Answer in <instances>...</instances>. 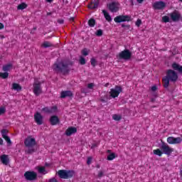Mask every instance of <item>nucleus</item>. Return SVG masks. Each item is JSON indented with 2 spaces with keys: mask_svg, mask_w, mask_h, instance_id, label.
I'll return each mask as SVG.
<instances>
[{
  "mask_svg": "<svg viewBox=\"0 0 182 182\" xmlns=\"http://www.w3.org/2000/svg\"><path fill=\"white\" fill-rule=\"evenodd\" d=\"M53 69L55 72L62 73L63 75L69 73V65L68 63H65L63 61L54 63Z\"/></svg>",
  "mask_w": 182,
  "mask_h": 182,
  "instance_id": "nucleus-1",
  "label": "nucleus"
},
{
  "mask_svg": "<svg viewBox=\"0 0 182 182\" xmlns=\"http://www.w3.org/2000/svg\"><path fill=\"white\" fill-rule=\"evenodd\" d=\"M24 144L26 147H28L27 154H32V153L35 152V149H33L34 146H36V139L35 138L31 136L27 137L24 140Z\"/></svg>",
  "mask_w": 182,
  "mask_h": 182,
  "instance_id": "nucleus-2",
  "label": "nucleus"
},
{
  "mask_svg": "<svg viewBox=\"0 0 182 182\" xmlns=\"http://www.w3.org/2000/svg\"><path fill=\"white\" fill-rule=\"evenodd\" d=\"M76 172L73 170H65L61 169L58 171V176L63 180H68V178H73L75 177Z\"/></svg>",
  "mask_w": 182,
  "mask_h": 182,
  "instance_id": "nucleus-3",
  "label": "nucleus"
},
{
  "mask_svg": "<svg viewBox=\"0 0 182 182\" xmlns=\"http://www.w3.org/2000/svg\"><path fill=\"white\" fill-rule=\"evenodd\" d=\"M117 58L119 60H129L132 59V51L129 49H124L117 55Z\"/></svg>",
  "mask_w": 182,
  "mask_h": 182,
  "instance_id": "nucleus-4",
  "label": "nucleus"
},
{
  "mask_svg": "<svg viewBox=\"0 0 182 182\" xmlns=\"http://www.w3.org/2000/svg\"><path fill=\"white\" fill-rule=\"evenodd\" d=\"M24 178L27 181H36L38 180V173L33 171H27L24 173Z\"/></svg>",
  "mask_w": 182,
  "mask_h": 182,
  "instance_id": "nucleus-5",
  "label": "nucleus"
},
{
  "mask_svg": "<svg viewBox=\"0 0 182 182\" xmlns=\"http://www.w3.org/2000/svg\"><path fill=\"white\" fill-rule=\"evenodd\" d=\"M165 77L170 80L171 82H177V80L178 79V75H177V73H176L174 70L171 69L166 70V75Z\"/></svg>",
  "mask_w": 182,
  "mask_h": 182,
  "instance_id": "nucleus-6",
  "label": "nucleus"
},
{
  "mask_svg": "<svg viewBox=\"0 0 182 182\" xmlns=\"http://www.w3.org/2000/svg\"><path fill=\"white\" fill-rule=\"evenodd\" d=\"M116 23H122V22H130L132 16L129 15H119L114 18Z\"/></svg>",
  "mask_w": 182,
  "mask_h": 182,
  "instance_id": "nucleus-7",
  "label": "nucleus"
},
{
  "mask_svg": "<svg viewBox=\"0 0 182 182\" xmlns=\"http://www.w3.org/2000/svg\"><path fill=\"white\" fill-rule=\"evenodd\" d=\"M123 92V88H122L120 86L116 85L115 88H112L109 92V95L113 99H115V97H119V95L120 93Z\"/></svg>",
  "mask_w": 182,
  "mask_h": 182,
  "instance_id": "nucleus-8",
  "label": "nucleus"
},
{
  "mask_svg": "<svg viewBox=\"0 0 182 182\" xmlns=\"http://www.w3.org/2000/svg\"><path fill=\"white\" fill-rule=\"evenodd\" d=\"M161 150L164 154L166 156H170L173 151H174V149L170 147L167 144L163 142L161 146Z\"/></svg>",
  "mask_w": 182,
  "mask_h": 182,
  "instance_id": "nucleus-9",
  "label": "nucleus"
},
{
  "mask_svg": "<svg viewBox=\"0 0 182 182\" xmlns=\"http://www.w3.org/2000/svg\"><path fill=\"white\" fill-rule=\"evenodd\" d=\"M120 6V4L117 1H112L107 5V8L110 11V12H117L119 11V7Z\"/></svg>",
  "mask_w": 182,
  "mask_h": 182,
  "instance_id": "nucleus-10",
  "label": "nucleus"
},
{
  "mask_svg": "<svg viewBox=\"0 0 182 182\" xmlns=\"http://www.w3.org/2000/svg\"><path fill=\"white\" fill-rule=\"evenodd\" d=\"M2 138L6 141L8 146H12V141L11 138L8 136L9 131L6 129H3L1 131Z\"/></svg>",
  "mask_w": 182,
  "mask_h": 182,
  "instance_id": "nucleus-11",
  "label": "nucleus"
},
{
  "mask_svg": "<svg viewBox=\"0 0 182 182\" xmlns=\"http://www.w3.org/2000/svg\"><path fill=\"white\" fill-rule=\"evenodd\" d=\"M169 16L173 22H178L181 19V14L180 11L175 10L169 14Z\"/></svg>",
  "mask_w": 182,
  "mask_h": 182,
  "instance_id": "nucleus-12",
  "label": "nucleus"
},
{
  "mask_svg": "<svg viewBox=\"0 0 182 182\" xmlns=\"http://www.w3.org/2000/svg\"><path fill=\"white\" fill-rule=\"evenodd\" d=\"M41 82H36L33 83V92L36 96H39L42 93V88L41 87Z\"/></svg>",
  "mask_w": 182,
  "mask_h": 182,
  "instance_id": "nucleus-13",
  "label": "nucleus"
},
{
  "mask_svg": "<svg viewBox=\"0 0 182 182\" xmlns=\"http://www.w3.org/2000/svg\"><path fill=\"white\" fill-rule=\"evenodd\" d=\"M154 9L158 11H163L166 8V3L164 1H156L153 4Z\"/></svg>",
  "mask_w": 182,
  "mask_h": 182,
  "instance_id": "nucleus-14",
  "label": "nucleus"
},
{
  "mask_svg": "<svg viewBox=\"0 0 182 182\" xmlns=\"http://www.w3.org/2000/svg\"><path fill=\"white\" fill-rule=\"evenodd\" d=\"M181 141L182 139L180 137L174 138L173 136H169L167 138V142L168 144H180Z\"/></svg>",
  "mask_w": 182,
  "mask_h": 182,
  "instance_id": "nucleus-15",
  "label": "nucleus"
},
{
  "mask_svg": "<svg viewBox=\"0 0 182 182\" xmlns=\"http://www.w3.org/2000/svg\"><path fill=\"white\" fill-rule=\"evenodd\" d=\"M34 120L38 126H41L43 124V117L42 116V114H41L40 112H36V114H34Z\"/></svg>",
  "mask_w": 182,
  "mask_h": 182,
  "instance_id": "nucleus-16",
  "label": "nucleus"
},
{
  "mask_svg": "<svg viewBox=\"0 0 182 182\" xmlns=\"http://www.w3.org/2000/svg\"><path fill=\"white\" fill-rule=\"evenodd\" d=\"M57 111V106H53L51 107H46L42 109V112H44V113H48V114H50L52 113H56Z\"/></svg>",
  "mask_w": 182,
  "mask_h": 182,
  "instance_id": "nucleus-17",
  "label": "nucleus"
},
{
  "mask_svg": "<svg viewBox=\"0 0 182 182\" xmlns=\"http://www.w3.org/2000/svg\"><path fill=\"white\" fill-rule=\"evenodd\" d=\"M77 132V129L75 127H68L65 132V134L68 136H72V134H75V133Z\"/></svg>",
  "mask_w": 182,
  "mask_h": 182,
  "instance_id": "nucleus-18",
  "label": "nucleus"
},
{
  "mask_svg": "<svg viewBox=\"0 0 182 182\" xmlns=\"http://www.w3.org/2000/svg\"><path fill=\"white\" fill-rule=\"evenodd\" d=\"M73 92L70 90L62 91L60 93L61 99H65V97H73Z\"/></svg>",
  "mask_w": 182,
  "mask_h": 182,
  "instance_id": "nucleus-19",
  "label": "nucleus"
},
{
  "mask_svg": "<svg viewBox=\"0 0 182 182\" xmlns=\"http://www.w3.org/2000/svg\"><path fill=\"white\" fill-rule=\"evenodd\" d=\"M59 122V117L56 115L51 116L50 118V123L51 126H56V124H58Z\"/></svg>",
  "mask_w": 182,
  "mask_h": 182,
  "instance_id": "nucleus-20",
  "label": "nucleus"
},
{
  "mask_svg": "<svg viewBox=\"0 0 182 182\" xmlns=\"http://www.w3.org/2000/svg\"><path fill=\"white\" fill-rule=\"evenodd\" d=\"M1 161L4 166H8V164H9V156L6 154L1 155Z\"/></svg>",
  "mask_w": 182,
  "mask_h": 182,
  "instance_id": "nucleus-21",
  "label": "nucleus"
},
{
  "mask_svg": "<svg viewBox=\"0 0 182 182\" xmlns=\"http://www.w3.org/2000/svg\"><path fill=\"white\" fill-rule=\"evenodd\" d=\"M13 66L14 65L11 63L6 64V65H3L2 70H3V72H7L8 73H9V72H11V70H12Z\"/></svg>",
  "mask_w": 182,
  "mask_h": 182,
  "instance_id": "nucleus-22",
  "label": "nucleus"
},
{
  "mask_svg": "<svg viewBox=\"0 0 182 182\" xmlns=\"http://www.w3.org/2000/svg\"><path fill=\"white\" fill-rule=\"evenodd\" d=\"M172 68L173 70H177L179 73H182V65H178L177 63L172 64Z\"/></svg>",
  "mask_w": 182,
  "mask_h": 182,
  "instance_id": "nucleus-23",
  "label": "nucleus"
},
{
  "mask_svg": "<svg viewBox=\"0 0 182 182\" xmlns=\"http://www.w3.org/2000/svg\"><path fill=\"white\" fill-rule=\"evenodd\" d=\"M170 82L171 80H168L166 76L163 77L162 79V85L165 89H167L168 86H170Z\"/></svg>",
  "mask_w": 182,
  "mask_h": 182,
  "instance_id": "nucleus-24",
  "label": "nucleus"
},
{
  "mask_svg": "<svg viewBox=\"0 0 182 182\" xmlns=\"http://www.w3.org/2000/svg\"><path fill=\"white\" fill-rule=\"evenodd\" d=\"M11 89L13 90H16L17 92H21V90H22V86H21V85H19L18 83L14 82L12 84Z\"/></svg>",
  "mask_w": 182,
  "mask_h": 182,
  "instance_id": "nucleus-25",
  "label": "nucleus"
},
{
  "mask_svg": "<svg viewBox=\"0 0 182 182\" xmlns=\"http://www.w3.org/2000/svg\"><path fill=\"white\" fill-rule=\"evenodd\" d=\"M102 14L107 22H112V16H110V14L106 10H102Z\"/></svg>",
  "mask_w": 182,
  "mask_h": 182,
  "instance_id": "nucleus-26",
  "label": "nucleus"
},
{
  "mask_svg": "<svg viewBox=\"0 0 182 182\" xmlns=\"http://www.w3.org/2000/svg\"><path fill=\"white\" fill-rule=\"evenodd\" d=\"M99 6V3L96 1H92L88 4L89 9H96Z\"/></svg>",
  "mask_w": 182,
  "mask_h": 182,
  "instance_id": "nucleus-27",
  "label": "nucleus"
},
{
  "mask_svg": "<svg viewBox=\"0 0 182 182\" xmlns=\"http://www.w3.org/2000/svg\"><path fill=\"white\" fill-rule=\"evenodd\" d=\"M52 46H53V44L49 41H44L42 44H41V48H52Z\"/></svg>",
  "mask_w": 182,
  "mask_h": 182,
  "instance_id": "nucleus-28",
  "label": "nucleus"
},
{
  "mask_svg": "<svg viewBox=\"0 0 182 182\" xmlns=\"http://www.w3.org/2000/svg\"><path fill=\"white\" fill-rule=\"evenodd\" d=\"M28 8V4L26 3H21L17 6V9L20 11H23V9H26Z\"/></svg>",
  "mask_w": 182,
  "mask_h": 182,
  "instance_id": "nucleus-29",
  "label": "nucleus"
},
{
  "mask_svg": "<svg viewBox=\"0 0 182 182\" xmlns=\"http://www.w3.org/2000/svg\"><path fill=\"white\" fill-rule=\"evenodd\" d=\"M88 25L90 28H95V26L96 25V20H95V18H90L88 21Z\"/></svg>",
  "mask_w": 182,
  "mask_h": 182,
  "instance_id": "nucleus-30",
  "label": "nucleus"
},
{
  "mask_svg": "<svg viewBox=\"0 0 182 182\" xmlns=\"http://www.w3.org/2000/svg\"><path fill=\"white\" fill-rule=\"evenodd\" d=\"M153 153L154 154H155V156H159V157H161V156H163V151H161L160 149H154L153 151Z\"/></svg>",
  "mask_w": 182,
  "mask_h": 182,
  "instance_id": "nucleus-31",
  "label": "nucleus"
},
{
  "mask_svg": "<svg viewBox=\"0 0 182 182\" xmlns=\"http://www.w3.org/2000/svg\"><path fill=\"white\" fill-rule=\"evenodd\" d=\"M115 157H116V154L112 153L107 156V160H108L109 161H112V160H114Z\"/></svg>",
  "mask_w": 182,
  "mask_h": 182,
  "instance_id": "nucleus-32",
  "label": "nucleus"
},
{
  "mask_svg": "<svg viewBox=\"0 0 182 182\" xmlns=\"http://www.w3.org/2000/svg\"><path fill=\"white\" fill-rule=\"evenodd\" d=\"M1 79H8V77H9V73L8 72L1 73Z\"/></svg>",
  "mask_w": 182,
  "mask_h": 182,
  "instance_id": "nucleus-33",
  "label": "nucleus"
},
{
  "mask_svg": "<svg viewBox=\"0 0 182 182\" xmlns=\"http://www.w3.org/2000/svg\"><path fill=\"white\" fill-rule=\"evenodd\" d=\"M112 119L114 120H115L116 122H119L120 120H122V116L119 115V114H114L113 116H112Z\"/></svg>",
  "mask_w": 182,
  "mask_h": 182,
  "instance_id": "nucleus-34",
  "label": "nucleus"
},
{
  "mask_svg": "<svg viewBox=\"0 0 182 182\" xmlns=\"http://www.w3.org/2000/svg\"><path fill=\"white\" fill-rule=\"evenodd\" d=\"M162 21H164L165 23L170 22V17L168 16H164L162 17Z\"/></svg>",
  "mask_w": 182,
  "mask_h": 182,
  "instance_id": "nucleus-35",
  "label": "nucleus"
},
{
  "mask_svg": "<svg viewBox=\"0 0 182 182\" xmlns=\"http://www.w3.org/2000/svg\"><path fill=\"white\" fill-rule=\"evenodd\" d=\"M81 53L83 56H87V55H89V50L87 48H84L82 50Z\"/></svg>",
  "mask_w": 182,
  "mask_h": 182,
  "instance_id": "nucleus-36",
  "label": "nucleus"
},
{
  "mask_svg": "<svg viewBox=\"0 0 182 182\" xmlns=\"http://www.w3.org/2000/svg\"><path fill=\"white\" fill-rule=\"evenodd\" d=\"M38 173H40L41 174H42L46 171L45 166H40V167H38Z\"/></svg>",
  "mask_w": 182,
  "mask_h": 182,
  "instance_id": "nucleus-37",
  "label": "nucleus"
},
{
  "mask_svg": "<svg viewBox=\"0 0 182 182\" xmlns=\"http://www.w3.org/2000/svg\"><path fill=\"white\" fill-rule=\"evenodd\" d=\"M96 36H102L103 35V31L102 29H99L95 33Z\"/></svg>",
  "mask_w": 182,
  "mask_h": 182,
  "instance_id": "nucleus-38",
  "label": "nucleus"
},
{
  "mask_svg": "<svg viewBox=\"0 0 182 182\" xmlns=\"http://www.w3.org/2000/svg\"><path fill=\"white\" fill-rule=\"evenodd\" d=\"M80 63L81 65H86V59H85V58H83V57H80Z\"/></svg>",
  "mask_w": 182,
  "mask_h": 182,
  "instance_id": "nucleus-39",
  "label": "nucleus"
},
{
  "mask_svg": "<svg viewBox=\"0 0 182 182\" xmlns=\"http://www.w3.org/2000/svg\"><path fill=\"white\" fill-rule=\"evenodd\" d=\"M90 63L92 65V66H93V68H95V66H96V59H95L94 58H91Z\"/></svg>",
  "mask_w": 182,
  "mask_h": 182,
  "instance_id": "nucleus-40",
  "label": "nucleus"
},
{
  "mask_svg": "<svg viewBox=\"0 0 182 182\" xmlns=\"http://www.w3.org/2000/svg\"><path fill=\"white\" fill-rule=\"evenodd\" d=\"M104 173H105L103 172V171H100L97 174L98 178H102L103 177Z\"/></svg>",
  "mask_w": 182,
  "mask_h": 182,
  "instance_id": "nucleus-41",
  "label": "nucleus"
},
{
  "mask_svg": "<svg viewBox=\"0 0 182 182\" xmlns=\"http://www.w3.org/2000/svg\"><path fill=\"white\" fill-rule=\"evenodd\" d=\"M92 156H89L87 159V164L88 166H90V164H92Z\"/></svg>",
  "mask_w": 182,
  "mask_h": 182,
  "instance_id": "nucleus-42",
  "label": "nucleus"
},
{
  "mask_svg": "<svg viewBox=\"0 0 182 182\" xmlns=\"http://www.w3.org/2000/svg\"><path fill=\"white\" fill-rule=\"evenodd\" d=\"M5 112H6V109L5 108V107H1V114H4Z\"/></svg>",
  "mask_w": 182,
  "mask_h": 182,
  "instance_id": "nucleus-43",
  "label": "nucleus"
},
{
  "mask_svg": "<svg viewBox=\"0 0 182 182\" xmlns=\"http://www.w3.org/2000/svg\"><path fill=\"white\" fill-rule=\"evenodd\" d=\"M141 25V20H140V19H138L137 21H136V26H140Z\"/></svg>",
  "mask_w": 182,
  "mask_h": 182,
  "instance_id": "nucleus-44",
  "label": "nucleus"
},
{
  "mask_svg": "<svg viewBox=\"0 0 182 182\" xmlns=\"http://www.w3.org/2000/svg\"><path fill=\"white\" fill-rule=\"evenodd\" d=\"M151 90L152 92H156V90H157V86H156V85L152 86V87H151Z\"/></svg>",
  "mask_w": 182,
  "mask_h": 182,
  "instance_id": "nucleus-45",
  "label": "nucleus"
},
{
  "mask_svg": "<svg viewBox=\"0 0 182 182\" xmlns=\"http://www.w3.org/2000/svg\"><path fill=\"white\" fill-rule=\"evenodd\" d=\"M48 182H58V179H56V178H52L49 179Z\"/></svg>",
  "mask_w": 182,
  "mask_h": 182,
  "instance_id": "nucleus-46",
  "label": "nucleus"
},
{
  "mask_svg": "<svg viewBox=\"0 0 182 182\" xmlns=\"http://www.w3.org/2000/svg\"><path fill=\"white\" fill-rule=\"evenodd\" d=\"M57 22L58 23H60V25H62L65 23V21L63 19H58Z\"/></svg>",
  "mask_w": 182,
  "mask_h": 182,
  "instance_id": "nucleus-47",
  "label": "nucleus"
},
{
  "mask_svg": "<svg viewBox=\"0 0 182 182\" xmlns=\"http://www.w3.org/2000/svg\"><path fill=\"white\" fill-rule=\"evenodd\" d=\"M93 86H95L93 83H90L87 85L88 89H93Z\"/></svg>",
  "mask_w": 182,
  "mask_h": 182,
  "instance_id": "nucleus-48",
  "label": "nucleus"
},
{
  "mask_svg": "<svg viewBox=\"0 0 182 182\" xmlns=\"http://www.w3.org/2000/svg\"><path fill=\"white\" fill-rule=\"evenodd\" d=\"M129 26H130L126 25V24H124V23H122V28H129Z\"/></svg>",
  "mask_w": 182,
  "mask_h": 182,
  "instance_id": "nucleus-49",
  "label": "nucleus"
},
{
  "mask_svg": "<svg viewBox=\"0 0 182 182\" xmlns=\"http://www.w3.org/2000/svg\"><path fill=\"white\" fill-rule=\"evenodd\" d=\"M74 21H75V18L74 17L70 18V22H73Z\"/></svg>",
  "mask_w": 182,
  "mask_h": 182,
  "instance_id": "nucleus-50",
  "label": "nucleus"
},
{
  "mask_svg": "<svg viewBox=\"0 0 182 182\" xmlns=\"http://www.w3.org/2000/svg\"><path fill=\"white\" fill-rule=\"evenodd\" d=\"M151 103H154L156 102V98H151Z\"/></svg>",
  "mask_w": 182,
  "mask_h": 182,
  "instance_id": "nucleus-51",
  "label": "nucleus"
},
{
  "mask_svg": "<svg viewBox=\"0 0 182 182\" xmlns=\"http://www.w3.org/2000/svg\"><path fill=\"white\" fill-rule=\"evenodd\" d=\"M144 0H136L138 4H142Z\"/></svg>",
  "mask_w": 182,
  "mask_h": 182,
  "instance_id": "nucleus-52",
  "label": "nucleus"
},
{
  "mask_svg": "<svg viewBox=\"0 0 182 182\" xmlns=\"http://www.w3.org/2000/svg\"><path fill=\"white\" fill-rule=\"evenodd\" d=\"M96 144H93L91 146V149H95V147H96Z\"/></svg>",
  "mask_w": 182,
  "mask_h": 182,
  "instance_id": "nucleus-53",
  "label": "nucleus"
},
{
  "mask_svg": "<svg viewBox=\"0 0 182 182\" xmlns=\"http://www.w3.org/2000/svg\"><path fill=\"white\" fill-rule=\"evenodd\" d=\"M4 23H1V29H4Z\"/></svg>",
  "mask_w": 182,
  "mask_h": 182,
  "instance_id": "nucleus-54",
  "label": "nucleus"
},
{
  "mask_svg": "<svg viewBox=\"0 0 182 182\" xmlns=\"http://www.w3.org/2000/svg\"><path fill=\"white\" fill-rule=\"evenodd\" d=\"M53 0H46V2H49L50 4L52 3Z\"/></svg>",
  "mask_w": 182,
  "mask_h": 182,
  "instance_id": "nucleus-55",
  "label": "nucleus"
},
{
  "mask_svg": "<svg viewBox=\"0 0 182 182\" xmlns=\"http://www.w3.org/2000/svg\"><path fill=\"white\" fill-rule=\"evenodd\" d=\"M2 144H4V140L1 139V145L2 146Z\"/></svg>",
  "mask_w": 182,
  "mask_h": 182,
  "instance_id": "nucleus-56",
  "label": "nucleus"
},
{
  "mask_svg": "<svg viewBox=\"0 0 182 182\" xmlns=\"http://www.w3.org/2000/svg\"><path fill=\"white\" fill-rule=\"evenodd\" d=\"M97 168H100V165H97Z\"/></svg>",
  "mask_w": 182,
  "mask_h": 182,
  "instance_id": "nucleus-57",
  "label": "nucleus"
},
{
  "mask_svg": "<svg viewBox=\"0 0 182 182\" xmlns=\"http://www.w3.org/2000/svg\"><path fill=\"white\" fill-rule=\"evenodd\" d=\"M101 102H106L105 100H101Z\"/></svg>",
  "mask_w": 182,
  "mask_h": 182,
  "instance_id": "nucleus-58",
  "label": "nucleus"
},
{
  "mask_svg": "<svg viewBox=\"0 0 182 182\" xmlns=\"http://www.w3.org/2000/svg\"><path fill=\"white\" fill-rule=\"evenodd\" d=\"M1 39H4V37L3 36H1Z\"/></svg>",
  "mask_w": 182,
  "mask_h": 182,
  "instance_id": "nucleus-59",
  "label": "nucleus"
},
{
  "mask_svg": "<svg viewBox=\"0 0 182 182\" xmlns=\"http://www.w3.org/2000/svg\"><path fill=\"white\" fill-rule=\"evenodd\" d=\"M107 153H110V150H107Z\"/></svg>",
  "mask_w": 182,
  "mask_h": 182,
  "instance_id": "nucleus-60",
  "label": "nucleus"
},
{
  "mask_svg": "<svg viewBox=\"0 0 182 182\" xmlns=\"http://www.w3.org/2000/svg\"><path fill=\"white\" fill-rule=\"evenodd\" d=\"M180 2H182V0H178Z\"/></svg>",
  "mask_w": 182,
  "mask_h": 182,
  "instance_id": "nucleus-61",
  "label": "nucleus"
}]
</instances>
